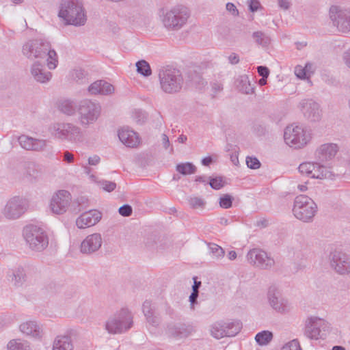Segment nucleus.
<instances>
[{"label":"nucleus","instance_id":"nucleus-22","mask_svg":"<svg viewBox=\"0 0 350 350\" xmlns=\"http://www.w3.org/2000/svg\"><path fill=\"white\" fill-rule=\"evenodd\" d=\"M194 332L195 329L191 325L170 324L167 327V334L176 338H187Z\"/></svg>","mask_w":350,"mask_h":350},{"label":"nucleus","instance_id":"nucleus-50","mask_svg":"<svg viewBox=\"0 0 350 350\" xmlns=\"http://www.w3.org/2000/svg\"><path fill=\"white\" fill-rule=\"evenodd\" d=\"M118 213L123 217H129L132 215L133 208L129 204H124L118 209Z\"/></svg>","mask_w":350,"mask_h":350},{"label":"nucleus","instance_id":"nucleus-32","mask_svg":"<svg viewBox=\"0 0 350 350\" xmlns=\"http://www.w3.org/2000/svg\"><path fill=\"white\" fill-rule=\"evenodd\" d=\"M12 281L16 286H21L26 280V273L22 267H18L12 271Z\"/></svg>","mask_w":350,"mask_h":350},{"label":"nucleus","instance_id":"nucleus-19","mask_svg":"<svg viewBox=\"0 0 350 350\" xmlns=\"http://www.w3.org/2000/svg\"><path fill=\"white\" fill-rule=\"evenodd\" d=\"M102 243L103 239L100 233L90 234L81 242L80 251L85 254H91L98 251Z\"/></svg>","mask_w":350,"mask_h":350},{"label":"nucleus","instance_id":"nucleus-18","mask_svg":"<svg viewBox=\"0 0 350 350\" xmlns=\"http://www.w3.org/2000/svg\"><path fill=\"white\" fill-rule=\"evenodd\" d=\"M102 218V213L98 210H90L83 213L76 219V226L84 229L96 225Z\"/></svg>","mask_w":350,"mask_h":350},{"label":"nucleus","instance_id":"nucleus-12","mask_svg":"<svg viewBox=\"0 0 350 350\" xmlns=\"http://www.w3.org/2000/svg\"><path fill=\"white\" fill-rule=\"evenodd\" d=\"M330 267L341 275L350 274V255L342 251L334 250L329 254Z\"/></svg>","mask_w":350,"mask_h":350},{"label":"nucleus","instance_id":"nucleus-5","mask_svg":"<svg viewBox=\"0 0 350 350\" xmlns=\"http://www.w3.org/2000/svg\"><path fill=\"white\" fill-rule=\"evenodd\" d=\"M133 319L131 312L127 308H122L107 319L105 329L111 334L124 333L132 327Z\"/></svg>","mask_w":350,"mask_h":350},{"label":"nucleus","instance_id":"nucleus-63","mask_svg":"<svg viewBox=\"0 0 350 350\" xmlns=\"http://www.w3.org/2000/svg\"><path fill=\"white\" fill-rule=\"evenodd\" d=\"M269 221L266 219H262L256 221V226L258 227L265 228L268 226Z\"/></svg>","mask_w":350,"mask_h":350},{"label":"nucleus","instance_id":"nucleus-38","mask_svg":"<svg viewBox=\"0 0 350 350\" xmlns=\"http://www.w3.org/2000/svg\"><path fill=\"white\" fill-rule=\"evenodd\" d=\"M273 338V334L269 331H262L255 336V340L260 345H267Z\"/></svg>","mask_w":350,"mask_h":350},{"label":"nucleus","instance_id":"nucleus-3","mask_svg":"<svg viewBox=\"0 0 350 350\" xmlns=\"http://www.w3.org/2000/svg\"><path fill=\"white\" fill-rule=\"evenodd\" d=\"M58 16L66 25L74 26L84 25L87 20L83 4L79 0H62Z\"/></svg>","mask_w":350,"mask_h":350},{"label":"nucleus","instance_id":"nucleus-23","mask_svg":"<svg viewBox=\"0 0 350 350\" xmlns=\"http://www.w3.org/2000/svg\"><path fill=\"white\" fill-rule=\"evenodd\" d=\"M338 152L336 144H325L321 145L315 152V156L319 161L324 162L333 159Z\"/></svg>","mask_w":350,"mask_h":350},{"label":"nucleus","instance_id":"nucleus-33","mask_svg":"<svg viewBox=\"0 0 350 350\" xmlns=\"http://www.w3.org/2000/svg\"><path fill=\"white\" fill-rule=\"evenodd\" d=\"M252 38L257 44L260 45L262 47L267 46L271 42L270 38L261 31L254 32L252 33Z\"/></svg>","mask_w":350,"mask_h":350},{"label":"nucleus","instance_id":"nucleus-9","mask_svg":"<svg viewBox=\"0 0 350 350\" xmlns=\"http://www.w3.org/2000/svg\"><path fill=\"white\" fill-rule=\"evenodd\" d=\"M284 139L289 146L301 148L310 141V136L301 126L291 124L286 127Z\"/></svg>","mask_w":350,"mask_h":350},{"label":"nucleus","instance_id":"nucleus-10","mask_svg":"<svg viewBox=\"0 0 350 350\" xmlns=\"http://www.w3.org/2000/svg\"><path fill=\"white\" fill-rule=\"evenodd\" d=\"M330 329V324L323 319L310 317L307 319L304 327V335L312 340L324 338Z\"/></svg>","mask_w":350,"mask_h":350},{"label":"nucleus","instance_id":"nucleus-60","mask_svg":"<svg viewBox=\"0 0 350 350\" xmlns=\"http://www.w3.org/2000/svg\"><path fill=\"white\" fill-rule=\"evenodd\" d=\"M342 58L345 65L350 68V48L344 52Z\"/></svg>","mask_w":350,"mask_h":350},{"label":"nucleus","instance_id":"nucleus-28","mask_svg":"<svg viewBox=\"0 0 350 350\" xmlns=\"http://www.w3.org/2000/svg\"><path fill=\"white\" fill-rule=\"evenodd\" d=\"M237 90L245 94L254 93V87L250 83L248 77L246 75L240 76L236 80Z\"/></svg>","mask_w":350,"mask_h":350},{"label":"nucleus","instance_id":"nucleus-45","mask_svg":"<svg viewBox=\"0 0 350 350\" xmlns=\"http://www.w3.org/2000/svg\"><path fill=\"white\" fill-rule=\"evenodd\" d=\"M208 184L211 188L215 190L220 189L224 186L222 178L221 176L211 178Z\"/></svg>","mask_w":350,"mask_h":350},{"label":"nucleus","instance_id":"nucleus-62","mask_svg":"<svg viewBox=\"0 0 350 350\" xmlns=\"http://www.w3.org/2000/svg\"><path fill=\"white\" fill-rule=\"evenodd\" d=\"M64 161H66L68 163H71L74 161L73 155L69 152L68 151H66L64 153Z\"/></svg>","mask_w":350,"mask_h":350},{"label":"nucleus","instance_id":"nucleus-49","mask_svg":"<svg viewBox=\"0 0 350 350\" xmlns=\"http://www.w3.org/2000/svg\"><path fill=\"white\" fill-rule=\"evenodd\" d=\"M102 85V80H98L93 83H92L89 88L88 91L91 94H100V86Z\"/></svg>","mask_w":350,"mask_h":350},{"label":"nucleus","instance_id":"nucleus-15","mask_svg":"<svg viewBox=\"0 0 350 350\" xmlns=\"http://www.w3.org/2000/svg\"><path fill=\"white\" fill-rule=\"evenodd\" d=\"M80 128L70 123H55L51 127V133L61 139L74 140L80 133Z\"/></svg>","mask_w":350,"mask_h":350},{"label":"nucleus","instance_id":"nucleus-59","mask_svg":"<svg viewBox=\"0 0 350 350\" xmlns=\"http://www.w3.org/2000/svg\"><path fill=\"white\" fill-rule=\"evenodd\" d=\"M228 61L229 62L232 64V65H235V64H237L240 59H239V55L235 53H232L229 56H228Z\"/></svg>","mask_w":350,"mask_h":350},{"label":"nucleus","instance_id":"nucleus-42","mask_svg":"<svg viewBox=\"0 0 350 350\" xmlns=\"http://www.w3.org/2000/svg\"><path fill=\"white\" fill-rule=\"evenodd\" d=\"M143 313L146 317V319L149 317L155 314V309L152 306V304L150 301L146 300L142 305Z\"/></svg>","mask_w":350,"mask_h":350},{"label":"nucleus","instance_id":"nucleus-6","mask_svg":"<svg viewBox=\"0 0 350 350\" xmlns=\"http://www.w3.org/2000/svg\"><path fill=\"white\" fill-rule=\"evenodd\" d=\"M317 211V204L307 196L299 195L295 198L293 213L297 219L304 222H310Z\"/></svg>","mask_w":350,"mask_h":350},{"label":"nucleus","instance_id":"nucleus-29","mask_svg":"<svg viewBox=\"0 0 350 350\" xmlns=\"http://www.w3.org/2000/svg\"><path fill=\"white\" fill-rule=\"evenodd\" d=\"M58 109L62 113L68 116H72L75 114L76 109H78V105L71 100H63L59 101Z\"/></svg>","mask_w":350,"mask_h":350},{"label":"nucleus","instance_id":"nucleus-4","mask_svg":"<svg viewBox=\"0 0 350 350\" xmlns=\"http://www.w3.org/2000/svg\"><path fill=\"white\" fill-rule=\"evenodd\" d=\"M159 79L161 90L170 94L180 92L184 84L180 71L170 66L159 70Z\"/></svg>","mask_w":350,"mask_h":350},{"label":"nucleus","instance_id":"nucleus-13","mask_svg":"<svg viewBox=\"0 0 350 350\" xmlns=\"http://www.w3.org/2000/svg\"><path fill=\"white\" fill-rule=\"evenodd\" d=\"M26 200L19 196L10 198L6 203L2 213L8 219H16L27 211Z\"/></svg>","mask_w":350,"mask_h":350},{"label":"nucleus","instance_id":"nucleus-41","mask_svg":"<svg viewBox=\"0 0 350 350\" xmlns=\"http://www.w3.org/2000/svg\"><path fill=\"white\" fill-rule=\"evenodd\" d=\"M208 247L211 253L216 260L220 259L224 256V250L223 248L215 243H209Z\"/></svg>","mask_w":350,"mask_h":350},{"label":"nucleus","instance_id":"nucleus-27","mask_svg":"<svg viewBox=\"0 0 350 350\" xmlns=\"http://www.w3.org/2000/svg\"><path fill=\"white\" fill-rule=\"evenodd\" d=\"M52 350H73L70 336H57L53 341Z\"/></svg>","mask_w":350,"mask_h":350},{"label":"nucleus","instance_id":"nucleus-2","mask_svg":"<svg viewBox=\"0 0 350 350\" xmlns=\"http://www.w3.org/2000/svg\"><path fill=\"white\" fill-rule=\"evenodd\" d=\"M23 54L29 59H44L47 57V66L54 69L57 64V55L51 49L49 42L43 39H33L28 41L23 47Z\"/></svg>","mask_w":350,"mask_h":350},{"label":"nucleus","instance_id":"nucleus-57","mask_svg":"<svg viewBox=\"0 0 350 350\" xmlns=\"http://www.w3.org/2000/svg\"><path fill=\"white\" fill-rule=\"evenodd\" d=\"M226 8L233 16H238L239 15V11H238L237 7L234 5V3H230V2L227 3L226 5Z\"/></svg>","mask_w":350,"mask_h":350},{"label":"nucleus","instance_id":"nucleus-61","mask_svg":"<svg viewBox=\"0 0 350 350\" xmlns=\"http://www.w3.org/2000/svg\"><path fill=\"white\" fill-rule=\"evenodd\" d=\"M100 158L98 155H94L88 159V164L91 165H96L99 163Z\"/></svg>","mask_w":350,"mask_h":350},{"label":"nucleus","instance_id":"nucleus-16","mask_svg":"<svg viewBox=\"0 0 350 350\" xmlns=\"http://www.w3.org/2000/svg\"><path fill=\"white\" fill-rule=\"evenodd\" d=\"M72 198L70 192L59 190L51 198L50 206L53 213L61 215L66 212Z\"/></svg>","mask_w":350,"mask_h":350},{"label":"nucleus","instance_id":"nucleus-51","mask_svg":"<svg viewBox=\"0 0 350 350\" xmlns=\"http://www.w3.org/2000/svg\"><path fill=\"white\" fill-rule=\"evenodd\" d=\"M102 85L103 86L102 90H101V94L103 95H107L111 94L114 91L113 86L109 83L108 82L102 80Z\"/></svg>","mask_w":350,"mask_h":350},{"label":"nucleus","instance_id":"nucleus-11","mask_svg":"<svg viewBox=\"0 0 350 350\" xmlns=\"http://www.w3.org/2000/svg\"><path fill=\"white\" fill-rule=\"evenodd\" d=\"M329 17L338 31L344 33L350 32V10L332 5L329 9Z\"/></svg>","mask_w":350,"mask_h":350},{"label":"nucleus","instance_id":"nucleus-21","mask_svg":"<svg viewBox=\"0 0 350 350\" xmlns=\"http://www.w3.org/2000/svg\"><path fill=\"white\" fill-rule=\"evenodd\" d=\"M276 288L271 287L268 291V299L271 306L280 313H286L289 311L290 306L288 301L284 298L279 297Z\"/></svg>","mask_w":350,"mask_h":350},{"label":"nucleus","instance_id":"nucleus-25","mask_svg":"<svg viewBox=\"0 0 350 350\" xmlns=\"http://www.w3.org/2000/svg\"><path fill=\"white\" fill-rule=\"evenodd\" d=\"M118 137L126 146L136 147L139 143V138L137 133L129 129H122L118 131Z\"/></svg>","mask_w":350,"mask_h":350},{"label":"nucleus","instance_id":"nucleus-55","mask_svg":"<svg viewBox=\"0 0 350 350\" xmlns=\"http://www.w3.org/2000/svg\"><path fill=\"white\" fill-rule=\"evenodd\" d=\"M257 71L258 75L263 78H268L269 75V70L267 66H259L257 67Z\"/></svg>","mask_w":350,"mask_h":350},{"label":"nucleus","instance_id":"nucleus-47","mask_svg":"<svg viewBox=\"0 0 350 350\" xmlns=\"http://www.w3.org/2000/svg\"><path fill=\"white\" fill-rule=\"evenodd\" d=\"M281 350H301L299 342L294 339L282 347Z\"/></svg>","mask_w":350,"mask_h":350},{"label":"nucleus","instance_id":"nucleus-58","mask_svg":"<svg viewBox=\"0 0 350 350\" xmlns=\"http://www.w3.org/2000/svg\"><path fill=\"white\" fill-rule=\"evenodd\" d=\"M278 6L284 10H288L291 5V2L288 0H278Z\"/></svg>","mask_w":350,"mask_h":350},{"label":"nucleus","instance_id":"nucleus-35","mask_svg":"<svg viewBox=\"0 0 350 350\" xmlns=\"http://www.w3.org/2000/svg\"><path fill=\"white\" fill-rule=\"evenodd\" d=\"M317 171L314 172V176H316V178L317 179H323V178H332L334 176L333 173L325 166L320 165L319 163H317Z\"/></svg>","mask_w":350,"mask_h":350},{"label":"nucleus","instance_id":"nucleus-1","mask_svg":"<svg viewBox=\"0 0 350 350\" xmlns=\"http://www.w3.org/2000/svg\"><path fill=\"white\" fill-rule=\"evenodd\" d=\"M159 16L163 27L168 31L177 32L188 23L191 12L183 5H176L170 8H163L159 11Z\"/></svg>","mask_w":350,"mask_h":350},{"label":"nucleus","instance_id":"nucleus-36","mask_svg":"<svg viewBox=\"0 0 350 350\" xmlns=\"http://www.w3.org/2000/svg\"><path fill=\"white\" fill-rule=\"evenodd\" d=\"M211 335L219 339L226 337V326L224 323H214L211 329Z\"/></svg>","mask_w":350,"mask_h":350},{"label":"nucleus","instance_id":"nucleus-34","mask_svg":"<svg viewBox=\"0 0 350 350\" xmlns=\"http://www.w3.org/2000/svg\"><path fill=\"white\" fill-rule=\"evenodd\" d=\"M25 175L31 182L36 180L40 175V172L34 163H27L25 166Z\"/></svg>","mask_w":350,"mask_h":350},{"label":"nucleus","instance_id":"nucleus-24","mask_svg":"<svg viewBox=\"0 0 350 350\" xmlns=\"http://www.w3.org/2000/svg\"><path fill=\"white\" fill-rule=\"evenodd\" d=\"M31 73L34 79L39 83L48 82L52 77L51 73L46 70L44 64H42L39 61L32 65Z\"/></svg>","mask_w":350,"mask_h":350},{"label":"nucleus","instance_id":"nucleus-43","mask_svg":"<svg viewBox=\"0 0 350 350\" xmlns=\"http://www.w3.org/2000/svg\"><path fill=\"white\" fill-rule=\"evenodd\" d=\"M233 198L229 194H225L219 199V205L223 208H229L232 205Z\"/></svg>","mask_w":350,"mask_h":350},{"label":"nucleus","instance_id":"nucleus-64","mask_svg":"<svg viewBox=\"0 0 350 350\" xmlns=\"http://www.w3.org/2000/svg\"><path fill=\"white\" fill-rule=\"evenodd\" d=\"M165 310L166 314L170 315L171 317H173L174 315V310L168 304H165Z\"/></svg>","mask_w":350,"mask_h":350},{"label":"nucleus","instance_id":"nucleus-37","mask_svg":"<svg viewBox=\"0 0 350 350\" xmlns=\"http://www.w3.org/2000/svg\"><path fill=\"white\" fill-rule=\"evenodd\" d=\"M8 350H29V345L27 342L21 339H12L7 345Z\"/></svg>","mask_w":350,"mask_h":350},{"label":"nucleus","instance_id":"nucleus-17","mask_svg":"<svg viewBox=\"0 0 350 350\" xmlns=\"http://www.w3.org/2000/svg\"><path fill=\"white\" fill-rule=\"evenodd\" d=\"M299 107L304 117L311 122H318L321 118V110L319 105L312 99H303Z\"/></svg>","mask_w":350,"mask_h":350},{"label":"nucleus","instance_id":"nucleus-14","mask_svg":"<svg viewBox=\"0 0 350 350\" xmlns=\"http://www.w3.org/2000/svg\"><path fill=\"white\" fill-rule=\"evenodd\" d=\"M247 258L250 264L261 269H270L275 265L274 259L260 249L250 250Z\"/></svg>","mask_w":350,"mask_h":350},{"label":"nucleus","instance_id":"nucleus-30","mask_svg":"<svg viewBox=\"0 0 350 350\" xmlns=\"http://www.w3.org/2000/svg\"><path fill=\"white\" fill-rule=\"evenodd\" d=\"M317 162H304L299 165V171L301 174H305L313 178H316V176L313 174L314 171H317Z\"/></svg>","mask_w":350,"mask_h":350},{"label":"nucleus","instance_id":"nucleus-26","mask_svg":"<svg viewBox=\"0 0 350 350\" xmlns=\"http://www.w3.org/2000/svg\"><path fill=\"white\" fill-rule=\"evenodd\" d=\"M20 331L27 336H30L35 338L42 337V327L33 321H29L23 323L20 325Z\"/></svg>","mask_w":350,"mask_h":350},{"label":"nucleus","instance_id":"nucleus-44","mask_svg":"<svg viewBox=\"0 0 350 350\" xmlns=\"http://www.w3.org/2000/svg\"><path fill=\"white\" fill-rule=\"evenodd\" d=\"M247 166L253 170L258 169L260 167V162L255 157H246Z\"/></svg>","mask_w":350,"mask_h":350},{"label":"nucleus","instance_id":"nucleus-8","mask_svg":"<svg viewBox=\"0 0 350 350\" xmlns=\"http://www.w3.org/2000/svg\"><path fill=\"white\" fill-rule=\"evenodd\" d=\"M77 111L80 124L84 127H88L98 120L100 115L101 107L98 103L85 99L79 103Z\"/></svg>","mask_w":350,"mask_h":350},{"label":"nucleus","instance_id":"nucleus-20","mask_svg":"<svg viewBox=\"0 0 350 350\" xmlns=\"http://www.w3.org/2000/svg\"><path fill=\"white\" fill-rule=\"evenodd\" d=\"M21 146L27 150L40 152L45 150L46 147V140L36 139L22 135L18 138Z\"/></svg>","mask_w":350,"mask_h":350},{"label":"nucleus","instance_id":"nucleus-7","mask_svg":"<svg viewBox=\"0 0 350 350\" xmlns=\"http://www.w3.org/2000/svg\"><path fill=\"white\" fill-rule=\"evenodd\" d=\"M23 236L31 250L41 252L49 245V239L45 232L35 225H28L23 229Z\"/></svg>","mask_w":350,"mask_h":350},{"label":"nucleus","instance_id":"nucleus-40","mask_svg":"<svg viewBox=\"0 0 350 350\" xmlns=\"http://www.w3.org/2000/svg\"><path fill=\"white\" fill-rule=\"evenodd\" d=\"M225 323L226 326V333L227 337L234 336L237 334L241 328V324L238 322L237 323Z\"/></svg>","mask_w":350,"mask_h":350},{"label":"nucleus","instance_id":"nucleus-52","mask_svg":"<svg viewBox=\"0 0 350 350\" xmlns=\"http://www.w3.org/2000/svg\"><path fill=\"white\" fill-rule=\"evenodd\" d=\"M308 64H306L304 68L301 66H297L295 69V75L301 79L306 78V69L308 68Z\"/></svg>","mask_w":350,"mask_h":350},{"label":"nucleus","instance_id":"nucleus-31","mask_svg":"<svg viewBox=\"0 0 350 350\" xmlns=\"http://www.w3.org/2000/svg\"><path fill=\"white\" fill-rule=\"evenodd\" d=\"M196 170V167L190 162L180 163L176 165V170L184 176L194 174Z\"/></svg>","mask_w":350,"mask_h":350},{"label":"nucleus","instance_id":"nucleus-54","mask_svg":"<svg viewBox=\"0 0 350 350\" xmlns=\"http://www.w3.org/2000/svg\"><path fill=\"white\" fill-rule=\"evenodd\" d=\"M261 8L260 3L258 0H250L249 3V10L252 12H256Z\"/></svg>","mask_w":350,"mask_h":350},{"label":"nucleus","instance_id":"nucleus-46","mask_svg":"<svg viewBox=\"0 0 350 350\" xmlns=\"http://www.w3.org/2000/svg\"><path fill=\"white\" fill-rule=\"evenodd\" d=\"M189 204L193 208H202L204 206L205 202L200 198L193 197L189 200Z\"/></svg>","mask_w":350,"mask_h":350},{"label":"nucleus","instance_id":"nucleus-53","mask_svg":"<svg viewBox=\"0 0 350 350\" xmlns=\"http://www.w3.org/2000/svg\"><path fill=\"white\" fill-rule=\"evenodd\" d=\"M146 321L150 325L154 327H157L161 323L160 317L156 314L149 317V318L146 319Z\"/></svg>","mask_w":350,"mask_h":350},{"label":"nucleus","instance_id":"nucleus-48","mask_svg":"<svg viewBox=\"0 0 350 350\" xmlns=\"http://www.w3.org/2000/svg\"><path fill=\"white\" fill-rule=\"evenodd\" d=\"M99 183L103 189L108 192L113 191L116 187V184L111 181L103 180L100 181Z\"/></svg>","mask_w":350,"mask_h":350},{"label":"nucleus","instance_id":"nucleus-39","mask_svg":"<svg viewBox=\"0 0 350 350\" xmlns=\"http://www.w3.org/2000/svg\"><path fill=\"white\" fill-rule=\"evenodd\" d=\"M137 71L144 77H149L152 70L149 64L146 60H139L136 63Z\"/></svg>","mask_w":350,"mask_h":350},{"label":"nucleus","instance_id":"nucleus-56","mask_svg":"<svg viewBox=\"0 0 350 350\" xmlns=\"http://www.w3.org/2000/svg\"><path fill=\"white\" fill-rule=\"evenodd\" d=\"M198 293L192 291L189 296V302L191 309L193 310L196 304H198Z\"/></svg>","mask_w":350,"mask_h":350}]
</instances>
